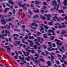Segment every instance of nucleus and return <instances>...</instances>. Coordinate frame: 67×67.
<instances>
[{
    "label": "nucleus",
    "instance_id": "obj_1",
    "mask_svg": "<svg viewBox=\"0 0 67 67\" xmlns=\"http://www.w3.org/2000/svg\"><path fill=\"white\" fill-rule=\"evenodd\" d=\"M60 24L59 23H58L55 24V25H59L58 26V27L59 29H66V25H62L61 26L60 25Z\"/></svg>",
    "mask_w": 67,
    "mask_h": 67
},
{
    "label": "nucleus",
    "instance_id": "obj_2",
    "mask_svg": "<svg viewBox=\"0 0 67 67\" xmlns=\"http://www.w3.org/2000/svg\"><path fill=\"white\" fill-rule=\"evenodd\" d=\"M27 41H28L29 42V43H31V44H29V46H31V47H33V44H34V43L33 42L30 41V40H28Z\"/></svg>",
    "mask_w": 67,
    "mask_h": 67
},
{
    "label": "nucleus",
    "instance_id": "obj_3",
    "mask_svg": "<svg viewBox=\"0 0 67 67\" xmlns=\"http://www.w3.org/2000/svg\"><path fill=\"white\" fill-rule=\"evenodd\" d=\"M57 42H56V44L58 45H59L60 47H61L62 45V43H59V42H60V41L59 40H57Z\"/></svg>",
    "mask_w": 67,
    "mask_h": 67
},
{
    "label": "nucleus",
    "instance_id": "obj_4",
    "mask_svg": "<svg viewBox=\"0 0 67 67\" xmlns=\"http://www.w3.org/2000/svg\"><path fill=\"white\" fill-rule=\"evenodd\" d=\"M51 61L54 62V60L55 59V58L54 57V56L52 55L51 54Z\"/></svg>",
    "mask_w": 67,
    "mask_h": 67
},
{
    "label": "nucleus",
    "instance_id": "obj_5",
    "mask_svg": "<svg viewBox=\"0 0 67 67\" xmlns=\"http://www.w3.org/2000/svg\"><path fill=\"white\" fill-rule=\"evenodd\" d=\"M61 33L63 35H64V34H67V31L66 30H63L62 32H61Z\"/></svg>",
    "mask_w": 67,
    "mask_h": 67
},
{
    "label": "nucleus",
    "instance_id": "obj_6",
    "mask_svg": "<svg viewBox=\"0 0 67 67\" xmlns=\"http://www.w3.org/2000/svg\"><path fill=\"white\" fill-rule=\"evenodd\" d=\"M1 22L3 24H5L6 23L4 19H2L1 20Z\"/></svg>",
    "mask_w": 67,
    "mask_h": 67
},
{
    "label": "nucleus",
    "instance_id": "obj_7",
    "mask_svg": "<svg viewBox=\"0 0 67 67\" xmlns=\"http://www.w3.org/2000/svg\"><path fill=\"white\" fill-rule=\"evenodd\" d=\"M51 32H52V33H53V34H51V35H55V33L54 32V31L52 30H51Z\"/></svg>",
    "mask_w": 67,
    "mask_h": 67
},
{
    "label": "nucleus",
    "instance_id": "obj_8",
    "mask_svg": "<svg viewBox=\"0 0 67 67\" xmlns=\"http://www.w3.org/2000/svg\"><path fill=\"white\" fill-rule=\"evenodd\" d=\"M56 4H57V2H56L53 1L52 2V5L54 7H55V5Z\"/></svg>",
    "mask_w": 67,
    "mask_h": 67
},
{
    "label": "nucleus",
    "instance_id": "obj_9",
    "mask_svg": "<svg viewBox=\"0 0 67 67\" xmlns=\"http://www.w3.org/2000/svg\"><path fill=\"white\" fill-rule=\"evenodd\" d=\"M31 59L32 60H33L34 61L35 63H38V64H39V63L37 62V61H36V60H35L33 59V57L32 56L31 57Z\"/></svg>",
    "mask_w": 67,
    "mask_h": 67
},
{
    "label": "nucleus",
    "instance_id": "obj_10",
    "mask_svg": "<svg viewBox=\"0 0 67 67\" xmlns=\"http://www.w3.org/2000/svg\"><path fill=\"white\" fill-rule=\"evenodd\" d=\"M60 20L61 21H64V19L63 18H59V19H57L58 21L60 22V20Z\"/></svg>",
    "mask_w": 67,
    "mask_h": 67
},
{
    "label": "nucleus",
    "instance_id": "obj_11",
    "mask_svg": "<svg viewBox=\"0 0 67 67\" xmlns=\"http://www.w3.org/2000/svg\"><path fill=\"white\" fill-rule=\"evenodd\" d=\"M24 4L22 5H21V7L23 8L24 10H26L27 9L26 7H24Z\"/></svg>",
    "mask_w": 67,
    "mask_h": 67
},
{
    "label": "nucleus",
    "instance_id": "obj_12",
    "mask_svg": "<svg viewBox=\"0 0 67 67\" xmlns=\"http://www.w3.org/2000/svg\"><path fill=\"white\" fill-rule=\"evenodd\" d=\"M57 8V7H54L53 8H52L51 9V11H52V12L54 11V10H55V9H56Z\"/></svg>",
    "mask_w": 67,
    "mask_h": 67
},
{
    "label": "nucleus",
    "instance_id": "obj_13",
    "mask_svg": "<svg viewBox=\"0 0 67 67\" xmlns=\"http://www.w3.org/2000/svg\"><path fill=\"white\" fill-rule=\"evenodd\" d=\"M8 2H9V3H11V4H14V3L11 0H9L8 1Z\"/></svg>",
    "mask_w": 67,
    "mask_h": 67
},
{
    "label": "nucleus",
    "instance_id": "obj_14",
    "mask_svg": "<svg viewBox=\"0 0 67 67\" xmlns=\"http://www.w3.org/2000/svg\"><path fill=\"white\" fill-rule=\"evenodd\" d=\"M38 18V16L37 15H36L35 16H34L33 17V19H36V18Z\"/></svg>",
    "mask_w": 67,
    "mask_h": 67
},
{
    "label": "nucleus",
    "instance_id": "obj_15",
    "mask_svg": "<svg viewBox=\"0 0 67 67\" xmlns=\"http://www.w3.org/2000/svg\"><path fill=\"white\" fill-rule=\"evenodd\" d=\"M15 43H16V44H17L18 45H19L20 44V41H15Z\"/></svg>",
    "mask_w": 67,
    "mask_h": 67
},
{
    "label": "nucleus",
    "instance_id": "obj_16",
    "mask_svg": "<svg viewBox=\"0 0 67 67\" xmlns=\"http://www.w3.org/2000/svg\"><path fill=\"white\" fill-rule=\"evenodd\" d=\"M30 58H31V57L29 56H28V58H26V60H27V61H29L30 60Z\"/></svg>",
    "mask_w": 67,
    "mask_h": 67
},
{
    "label": "nucleus",
    "instance_id": "obj_17",
    "mask_svg": "<svg viewBox=\"0 0 67 67\" xmlns=\"http://www.w3.org/2000/svg\"><path fill=\"white\" fill-rule=\"evenodd\" d=\"M12 20H12L11 19V18H9L8 19H6V21L8 22V21H9V22H10V21H11Z\"/></svg>",
    "mask_w": 67,
    "mask_h": 67
},
{
    "label": "nucleus",
    "instance_id": "obj_18",
    "mask_svg": "<svg viewBox=\"0 0 67 67\" xmlns=\"http://www.w3.org/2000/svg\"><path fill=\"white\" fill-rule=\"evenodd\" d=\"M40 16H41V19H42V20H46V19H45V17L43 16L42 17H41L42 16V15H40Z\"/></svg>",
    "mask_w": 67,
    "mask_h": 67
},
{
    "label": "nucleus",
    "instance_id": "obj_19",
    "mask_svg": "<svg viewBox=\"0 0 67 67\" xmlns=\"http://www.w3.org/2000/svg\"><path fill=\"white\" fill-rule=\"evenodd\" d=\"M59 50H60V52H61L62 54H63L64 53H65V51H63V50L61 49H59Z\"/></svg>",
    "mask_w": 67,
    "mask_h": 67
},
{
    "label": "nucleus",
    "instance_id": "obj_20",
    "mask_svg": "<svg viewBox=\"0 0 67 67\" xmlns=\"http://www.w3.org/2000/svg\"><path fill=\"white\" fill-rule=\"evenodd\" d=\"M54 38H55V36H52L51 37V41H53L54 39Z\"/></svg>",
    "mask_w": 67,
    "mask_h": 67
},
{
    "label": "nucleus",
    "instance_id": "obj_21",
    "mask_svg": "<svg viewBox=\"0 0 67 67\" xmlns=\"http://www.w3.org/2000/svg\"><path fill=\"white\" fill-rule=\"evenodd\" d=\"M5 32L6 33V34H9V33H10V32L7 30H5Z\"/></svg>",
    "mask_w": 67,
    "mask_h": 67
},
{
    "label": "nucleus",
    "instance_id": "obj_22",
    "mask_svg": "<svg viewBox=\"0 0 67 67\" xmlns=\"http://www.w3.org/2000/svg\"><path fill=\"white\" fill-rule=\"evenodd\" d=\"M29 39H32L33 40V39H34V37L33 36H32L31 37L29 36Z\"/></svg>",
    "mask_w": 67,
    "mask_h": 67
},
{
    "label": "nucleus",
    "instance_id": "obj_23",
    "mask_svg": "<svg viewBox=\"0 0 67 67\" xmlns=\"http://www.w3.org/2000/svg\"><path fill=\"white\" fill-rule=\"evenodd\" d=\"M47 63L48 66H51V62L50 61H48Z\"/></svg>",
    "mask_w": 67,
    "mask_h": 67
},
{
    "label": "nucleus",
    "instance_id": "obj_24",
    "mask_svg": "<svg viewBox=\"0 0 67 67\" xmlns=\"http://www.w3.org/2000/svg\"><path fill=\"white\" fill-rule=\"evenodd\" d=\"M34 47L35 49H36L37 48V46L36 45H34Z\"/></svg>",
    "mask_w": 67,
    "mask_h": 67
},
{
    "label": "nucleus",
    "instance_id": "obj_25",
    "mask_svg": "<svg viewBox=\"0 0 67 67\" xmlns=\"http://www.w3.org/2000/svg\"><path fill=\"white\" fill-rule=\"evenodd\" d=\"M40 2H40L39 1H36L35 2V4H38Z\"/></svg>",
    "mask_w": 67,
    "mask_h": 67
},
{
    "label": "nucleus",
    "instance_id": "obj_26",
    "mask_svg": "<svg viewBox=\"0 0 67 67\" xmlns=\"http://www.w3.org/2000/svg\"><path fill=\"white\" fill-rule=\"evenodd\" d=\"M42 26H44V28L46 29H48V27L47 26H45V25H44L43 24L42 25Z\"/></svg>",
    "mask_w": 67,
    "mask_h": 67
},
{
    "label": "nucleus",
    "instance_id": "obj_27",
    "mask_svg": "<svg viewBox=\"0 0 67 67\" xmlns=\"http://www.w3.org/2000/svg\"><path fill=\"white\" fill-rule=\"evenodd\" d=\"M1 35L2 36H7V34H3L2 33L1 34Z\"/></svg>",
    "mask_w": 67,
    "mask_h": 67
},
{
    "label": "nucleus",
    "instance_id": "obj_28",
    "mask_svg": "<svg viewBox=\"0 0 67 67\" xmlns=\"http://www.w3.org/2000/svg\"><path fill=\"white\" fill-rule=\"evenodd\" d=\"M24 5L25 6H27L28 7H30V5L28 4H24Z\"/></svg>",
    "mask_w": 67,
    "mask_h": 67
},
{
    "label": "nucleus",
    "instance_id": "obj_29",
    "mask_svg": "<svg viewBox=\"0 0 67 67\" xmlns=\"http://www.w3.org/2000/svg\"><path fill=\"white\" fill-rule=\"evenodd\" d=\"M34 12H36V13H39V11H38V9H37V10H34Z\"/></svg>",
    "mask_w": 67,
    "mask_h": 67
},
{
    "label": "nucleus",
    "instance_id": "obj_30",
    "mask_svg": "<svg viewBox=\"0 0 67 67\" xmlns=\"http://www.w3.org/2000/svg\"><path fill=\"white\" fill-rule=\"evenodd\" d=\"M15 36L17 37H19V36L17 34H14L13 36V37H14V36Z\"/></svg>",
    "mask_w": 67,
    "mask_h": 67
},
{
    "label": "nucleus",
    "instance_id": "obj_31",
    "mask_svg": "<svg viewBox=\"0 0 67 67\" xmlns=\"http://www.w3.org/2000/svg\"><path fill=\"white\" fill-rule=\"evenodd\" d=\"M46 35H47V34H43V36L44 37V38H48V37H47V36H46Z\"/></svg>",
    "mask_w": 67,
    "mask_h": 67
},
{
    "label": "nucleus",
    "instance_id": "obj_32",
    "mask_svg": "<svg viewBox=\"0 0 67 67\" xmlns=\"http://www.w3.org/2000/svg\"><path fill=\"white\" fill-rule=\"evenodd\" d=\"M67 2L64 1V5H67Z\"/></svg>",
    "mask_w": 67,
    "mask_h": 67
},
{
    "label": "nucleus",
    "instance_id": "obj_33",
    "mask_svg": "<svg viewBox=\"0 0 67 67\" xmlns=\"http://www.w3.org/2000/svg\"><path fill=\"white\" fill-rule=\"evenodd\" d=\"M29 14H31V15H33V13L31 12V10H29Z\"/></svg>",
    "mask_w": 67,
    "mask_h": 67
},
{
    "label": "nucleus",
    "instance_id": "obj_34",
    "mask_svg": "<svg viewBox=\"0 0 67 67\" xmlns=\"http://www.w3.org/2000/svg\"><path fill=\"white\" fill-rule=\"evenodd\" d=\"M55 61L57 64H60V63H59V61H58L57 60H55Z\"/></svg>",
    "mask_w": 67,
    "mask_h": 67
},
{
    "label": "nucleus",
    "instance_id": "obj_35",
    "mask_svg": "<svg viewBox=\"0 0 67 67\" xmlns=\"http://www.w3.org/2000/svg\"><path fill=\"white\" fill-rule=\"evenodd\" d=\"M40 27H41V29H40V31H42V30H44V28L42 26H40Z\"/></svg>",
    "mask_w": 67,
    "mask_h": 67
},
{
    "label": "nucleus",
    "instance_id": "obj_36",
    "mask_svg": "<svg viewBox=\"0 0 67 67\" xmlns=\"http://www.w3.org/2000/svg\"><path fill=\"white\" fill-rule=\"evenodd\" d=\"M64 19H65V20H66L67 21V16L65 15V17H64Z\"/></svg>",
    "mask_w": 67,
    "mask_h": 67
},
{
    "label": "nucleus",
    "instance_id": "obj_37",
    "mask_svg": "<svg viewBox=\"0 0 67 67\" xmlns=\"http://www.w3.org/2000/svg\"><path fill=\"white\" fill-rule=\"evenodd\" d=\"M37 41L38 42H39L40 41V37H37Z\"/></svg>",
    "mask_w": 67,
    "mask_h": 67
},
{
    "label": "nucleus",
    "instance_id": "obj_38",
    "mask_svg": "<svg viewBox=\"0 0 67 67\" xmlns=\"http://www.w3.org/2000/svg\"><path fill=\"white\" fill-rule=\"evenodd\" d=\"M67 9V7L65 6L63 7V10H66Z\"/></svg>",
    "mask_w": 67,
    "mask_h": 67
},
{
    "label": "nucleus",
    "instance_id": "obj_39",
    "mask_svg": "<svg viewBox=\"0 0 67 67\" xmlns=\"http://www.w3.org/2000/svg\"><path fill=\"white\" fill-rule=\"evenodd\" d=\"M55 6H57L58 8H59V7H60V6H59V5H57V4L55 5Z\"/></svg>",
    "mask_w": 67,
    "mask_h": 67
},
{
    "label": "nucleus",
    "instance_id": "obj_40",
    "mask_svg": "<svg viewBox=\"0 0 67 67\" xmlns=\"http://www.w3.org/2000/svg\"><path fill=\"white\" fill-rule=\"evenodd\" d=\"M2 37V39L4 40V38L3 36H2V35H0V38H1Z\"/></svg>",
    "mask_w": 67,
    "mask_h": 67
},
{
    "label": "nucleus",
    "instance_id": "obj_41",
    "mask_svg": "<svg viewBox=\"0 0 67 67\" xmlns=\"http://www.w3.org/2000/svg\"><path fill=\"white\" fill-rule=\"evenodd\" d=\"M0 17H1L2 18H4L5 17V16L4 15H0Z\"/></svg>",
    "mask_w": 67,
    "mask_h": 67
},
{
    "label": "nucleus",
    "instance_id": "obj_42",
    "mask_svg": "<svg viewBox=\"0 0 67 67\" xmlns=\"http://www.w3.org/2000/svg\"><path fill=\"white\" fill-rule=\"evenodd\" d=\"M35 43L37 44V45H38V46H40V44L38 43V42H35Z\"/></svg>",
    "mask_w": 67,
    "mask_h": 67
},
{
    "label": "nucleus",
    "instance_id": "obj_43",
    "mask_svg": "<svg viewBox=\"0 0 67 67\" xmlns=\"http://www.w3.org/2000/svg\"><path fill=\"white\" fill-rule=\"evenodd\" d=\"M23 40H22V41L23 43H25V39H23Z\"/></svg>",
    "mask_w": 67,
    "mask_h": 67
},
{
    "label": "nucleus",
    "instance_id": "obj_44",
    "mask_svg": "<svg viewBox=\"0 0 67 67\" xmlns=\"http://www.w3.org/2000/svg\"><path fill=\"white\" fill-rule=\"evenodd\" d=\"M18 14L19 15H21L22 14V13L21 12H18Z\"/></svg>",
    "mask_w": 67,
    "mask_h": 67
},
{
    "label": "nucleus",
    "instance_id": "obj_45",
    "mask_svg": "<svg viewBox=\"0 0 67 67\" xmlns=\"http://www.w3.org/2000/svg\"><path fill=\"white\" fill-rule=\"evenodd\" d=\"M40 40H41L43 42H44V40L43 38H40Z\"/></svg>",
    "mask_w": 67,
    "mask_h": 67
},
{
    "label": "nucleus",
    "instance_id": "obj_46",
    "mask_svg": "<svg viewBox=\"0 0 67 67\" xmlns=\"http://www.w3.org/2000/svg\"><path fill=\"white\" fill-rule=\"evenodd\" d=\"M35 56H37V57H39V56H38V54H36L35 55Z\"/></svg>",
    "mask_w": 67,
    "mask_h": 67
},
{
    "label": "nucleus",
    "instance_id": "obj_47",
    "mask_svg": "<svg viewBox=\"0 0 67 67\" xmlns=\"http://www.w3.org/2000/svg\"><path fill=\"white\" fill-rule=\"evenodd\" d=\"M25 39H26L27 40V39H28V36H26L25 37Z\"/></svg>",
    "mask_w": 67,
    "mask_h": 67
},
{
    "label": "nucleus",
    "instance_id": "obj_48",
    "mask_svg": "<svg viewBox=\"0 0 67 67\" xmlns=\"http://www.w3.org/2000/svg\"><path fill=\"white\" fill-rule=\"evenodd\" d=\"M19 34L20 35H22V36H24V34H21L20 33Z\"/></svg>",
    "mask_w": 67,
    "mask_h": 67
},
{
    "label": "nucleus",
    "instance_id": "obj_49",
    "mask_svg": "<svg viewBox=\"0 0 67 67\" xmlns=\"http://www.w3.org/2000/svg\"><path fill=\"white\" fill-rule=\"evenodd\" d=\"M56 46V45H55V44L53 43V44L52 45V46L53 47H55V46Z\"/></svg>",
    "mask_w": 67,
    "mask_h": 67
},
{
    "label": "nucleus",
    "instance_id": "obj_50",
    "mask_svg": "<svg viewBox=\"0 0 67 67\" xmlns=\"http://www.w3.org/2000/svg\"><path fill=\"white\" fill-rule=\"evenodd\" d=\"M14 30L15 31H17L18 32H20V30L19 29H17L16 30V29H15Z\"/></svg>",
    "mask_w": 67,
    "mask_h": 67
},
{
    "label": "nucleus",
    "instance_id": "obj_51",
    "mask_svg": "<svg viewBox=\"0 0 67 67\" xmlns=\"http://www.w3.org/2000/svg\"><path fill=\"white\" fill-rule=\"evenodd\" d=\"M42 7L44 8L43 9H44V10L46 9L47 8V7H45V6H42Z\"/></svg>",
    "mask_w": 67,
    "mask_h": 67
},
{
    "label": "nucleus",
    "instance_id": "obj_52",
    "mask_svg": "<svg viewBox=\"0 0 67 67\" xmlns=\"http://www.w3.org/2000/svg\"><path fill=\"white\" fill-rule=\"evenodd\" d=\"M22 59H21L20 60L21 61H24V57H22Z\"/></svg>",
    "mask_w": 67,
    "mask_h": 67
},
{
    "label": "nucleus",
    "instance_id": "obj_53",
    "mask_svg": "<svg viewBox=\"0 0 67 67\" xmlns=\"http://www.w3.org/2000/svg\"><path fill=\"white\" fill-rule=\"evenodd\" d=\"M20 23H22V24H24V21L22 20H21L20 21Z\"/></svg>",
    "mask_w": 67,
    "mask_h": 67
},
{
    "label": "nucleus",
    "instance_id": "obj_54",
    "mask_svg": "<svg viewBox=\"0 0 67 67\" xmlns=\"http://www.w3.org/2000/svg\"><path fill=\"white\" fill-rule=\"evenodd\" d=\"M45 52L47 54H49V53H48V51H45Z\"/></svg>",
    "mask_w": 67,
    "mask_h": 67
},
{
    "label": "nucleus",
    "instance_id": "obj_55",
    "mask_svg": "<svg viewBox=\"0 0 67 67\" xmlns=\"http://www.w3.org/2000/svg\"><path fill=\"white\" fill-rule=\"evenodd\" d=\"M53 20L54 21H56V19H55V18L54 17L53 18Z\"/></svg>",
    "mask_w": 67,
    "mask_h": 67
},
{
    "label": "nucleus",
    "instance_id": "obj_56",
    "mask_svg": "<svg viewBox=\"0 0 67 67\" xmlns=\"http://www.w3.org/2000/svg\"><path fill=\"white\" fill-rule=\"evenodd\" d=\"M43 4L44 5H47V4L46 2H44L43 3Z\"/></svg>",
    "mask_w": 67,
    "mask_h": 67
},
{
    "label": "nucleus",
    "instance_id": "obj_57",
    "mask_svg": "<svg viewBox=\"0 0 67 67\" xmlns=\"http://www.w3.org/2000/svg\"><path fill=\"white\" fill-rule=\"evenodd\" d=\"M14 58H15V59H18V57H17V56L15 55L14 57Z\"/></svg>",
    "mask_w": 67,
    "mask_h": 67
},
{
    "label": "nucleus",
    "instance_id": "obj_58",
    "mask_svg": "<svg viewBox=\"0 0 67 67\" xmlns=\"http://www.w3.org/2000/svg\"><path fill=\"white\" fill-rule=\"evenodd\" d=\"M23 52L24 54V55H25V56H26V54H25V51H23Z\"/></svg>",
    "mask_w": 67,
    "mask_h": 67
},
{
    "label": "nucleus",
    "instance_id": "obj_59",
    "mask_svg": "<svg viewBox=\"0 0 67 67\" xmlns=\"http://www.w3.org/2000/svg\"><path fill=\"white\" fill-rule=\"evenodd\" d=\"M25 49L26 50V51H27V52H30V50H27V48H25Z\"/></svg>",
    "mask_w": 67,
    "mask_h": 67
},
{
    "label": "nucleus",
    "instance_id": "obj_60",
    "mask_svg": "<svg viewBox=\"0 0 67 67\" xmlns=\"http://www.w3.org/2000/svg\"><path fill=\"white\" fill-rule=\"evenodd\" d=\"M18 53H19V54H22V52H21L20 51H18Z\"/></svg>",
    "mask_w": 67,
    "mask_h": 67
},
{
    "label": "nucleus",
    "instance_id": "obj_61",
    "mask_svg": "<svg viewBox=\"0 0 67 67\" xmlns=\"http://www.w3.org/2000/svg\"><path fill=\"white\" fill-rule=\"evenodd\" d=\"M43 47L44 49H46L47 48V47H45V45H43Z\"/></svg>",
    "mask_w": 67,
    "mask_h": 67
},
{
    "label": "nucleus",
    "instance_id": "obj_62",
    "mask_svg": "<svg viewBox=\"0 0 67 67\" xmlns=\"http://www.w3.org/2000/svg\"><path fill=\"white\" fill-rule=\"evenodd\" d=\"M24 20L25 21H28V19H24Z\"/></svg>",
    "mask_w": 67,
    "mask_h": 67
},
{
    "label": "nucleus",
    "instance_id": "obj_63",
    "mask_svg": "<svg viewBox=\"0 0 67 67\" xmlns=\"http://www.w3.org/2000/svg\"><path fill=\"white\" fill-rule=\"evenodd\" d=\"M64 64H65V65H67V62L64 61Z\"/></svg>",
    "mask_w": 67,
    "mask_h": 67
},
{
    "label": "nucleus",
    "instance_id": "obj_64",
    "mask_svg": "<svg viewBox=\"0 0 67 67\" xmlns=\"http://www.w3.org/2000/svg\"><path fill=\"white\" fill-rule=\"evenodd\" d=\"M62 66L63 67H66V66L64 64H62Z\"/></svg>",
    "mask_w": 67,
    "mask_h": 67
}]
</instances>
